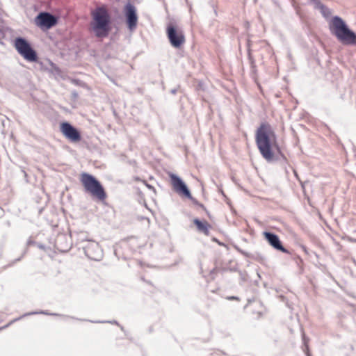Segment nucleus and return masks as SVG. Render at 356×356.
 I'll return each instance as SVG.
<instances>
[{
	"label": "nucleus",
	"instance_id": "4468645a",
	"mask_svg": "<svg viewBox=\"0 0 356 356\" xmlns=\"http://www.w3.org/2000/svg\"><path fill=\"white\" fill-rule=\"evenodd\" d=\"M311 1H312L315 5L316 6H318V4H320L321 1L319 0H310Z\"/></svg>",
	"mask_w": 356,
	"mask_h": 356
},
{
	"label": "nucleus",
	"instance_id": "0eeeda50",
	"mask_svg": "<svg viewBox=\"0 0 356 356\" xmlns=\"http://www.w3.org/2000/svg\"><path fill=\"white\" fill-rule=\"evenodd\" d=\"M170 183L173 190L179 195H184L188 198L191 197V193L183 181L173 173L169 174Z\"/></svg>",
	"mask_w": 356,
	"mask_h": 356
},
{
	"label": "nucleus",
	"instance_id": "dca6fc26",
	"mask_svg": "<svg viewBox=\"0 0 356 356\" xmlns=\"http://www.w3.org/2000/svg\"><path fill=\"white\" fill-rule=\"evenodd\" d=\"M87 254H88V256H89V257H92V255L89 253L88 250H87Z\"/></svg>",
	"mask_w": 356,
	"mask_h": 356
},
{
	"label": "nucleus",
	"instance_id": "6e6552de",
	"mask_svg": "<svg viewBox=\"0 0 356 356\" xmlns=\"http://www.w3.org/2000/svg\"><path fill=\"white\" fill-rule=\"evenodd\" d=\"M35 24L42 29H50L57 24V19L52 15L44 12L35 18Z\"/></svg>",
	"mask_w": 356,
	"mask_h": 356
},
{
	"label": "nucleus",
	"instance_id": "f8f14e48",
	"mask_svg": "<svg viewBox=\"0 0 356 356\" xmlns=\"http://www.w3.org/2000/svg\"><path fill=\"white\" fill-rule=\"evenodd\" d=\"M193 223L195 225L197 230L202 232L205 235L209 234V229L211 227V225L206 220L201 221L199 219H194Z\"/></svg>",
	"mask_w": 356,
	"mask_h": 356
},
{
	"label": "nucleus",
	"instance_id": "2eb2a0df",
	"mask_svg": "<svg viewBox=\"0 0 356 356\" xmlns=\"http://www.w3.org/2000/svg\"><path fill=\"white\" fill-rule=\"evenodd\" d=\"M228 300H238L236 297L231 296L227 298Z\"/></svg>",
	"mask_w": 356,
	"mask_h": 356
},
{
	"label": "nucleus",
	"instance_id": "9b49d317",
	"mask_svg": "<svg viewBox=\"0 0 356 356\" xmlns=\"http://www.w3.org/2000/svg\"><path fill=\"white\" fill-rule=\"evenodd\" d=\"M264 236L266 240L272 245L275 249L280 250L282 252H288V251L282 246L279 237L273 233L265 232Z\"/></svg>",
	"mask_w": 356,
	"mask_h": 356
},
{
	"label": "nucleus",
	"instance_id": "423d86ee",
	"mask_svg": "<svg viewBox=\"0 0 356 356\" xmlns=\"http://www.w3.org/2000/svg\"><path fill=\"white\" fill-rule=\"evenodd\" d=\"M166 34L171 45L175 48H180L186 42L184 32L172 24L167 26Z\"/></svg>",
	"mask_w": 356,
	"mask_h": 356
},
{
	"label": "nucleus",
	"instance_id": "7ed1b4c3",
	"mask_svg": "<svg viewBox=\"0 0 356 356\" xmlns=\"http://www.w3.org/2000/svg\"><path fill=\"white\" fill-rule=\"evenodd\" d=\"M332 34L344 44L356 45V33L350 30L343 20L339 17H334L330 23Z\"/></svg>",
	"mask_w": 356,
	"mask_h": 356
},
{
	"label": "nucleus",
	"instance_id": "f257e3e1",
	"mask_svg": "<svg viewBox=\"0 0 356 356\" xmlns=\"http://www.w3.org/2000/svg\"><path fill=\"white\" fill-rule=\"evenodd\" d=\"M255 141L261 154L267 161H272L274 159V149L281 153L275 131L267 122L261 123L257 128Z\"/></svg>",
	"mask_w": 356,
	"mask_h": 356
},
{
	"label": "nucleus",
	"instance_id": "20e7f679",
	"mask_svg": "<svg viewBox=\"0 0 356 356\" xmlns=\"http://www.w3.org/2000/svg\"><path fill=\"white\" fill-rule=\"evenodd\" d=\"M85 191L93 197L104 201L106 198V191L101 183L92 175L82 172L79 177Z\"/></svg>",
	"mask_w": 356,
	"mask_h": 356
},
{
	"label": "nucleus",
	"instance_id": "ddd939ff",
	"mask_svg": "<svg viewBox=\"0 0 356 356\" xmlns=\"http://www.w3.org/2000/svg\"><path fill=\"white\" fill-rule=\"evenodd\" d=\"M317 8L320 9L323 15L325 17H328L331 15V12L328 8L325 6L323 5L321 3L316 6Z\"/></svg>",
	"mask_w": 356,
	"mask_h": 356
},
{
	"label": "nucleus",
	"instance_id": "f03ea898",
	"mask_svg": "<svg viewBox=\"0 0 356 356\" xmlns=\"http://www.w3.org/2000/svg\"><path fill=\"white\" fill-rule=\"evenodd\" d=\"M91 29L98 38H104L110 31V15L105 7H98L91 13Z\"/></svg>",
	"mask_w": 356,
	"mask_h": 356
},
{
	"label": "nucleus",
	"instance_id": "39448f33",
	"mask_svg": "<svg viewBox=\"0 0 356 356\" xmlns=\"http://www.w3.org/2000/svg\"><path fill=\"white\" fill-rule=\"evenodd\" d=\"M14 47L17 52L26 60L30 62L37 60L38 56L35 51L25 39L17 38L14 42Z\"/></svg>",
	"mask_w": 356,
	"mask_h": 356
},
{
	"label": "nucleus",
	"instance_id": "9d476101",
	"mask_svg": "<svg viewBox=\"0 0 356 356\" xmlns=\"http://www.w3.org/2000/svg\"><path fill=\"white\" fill-rule=\"evenodd\" d=\"M124 13L129 29L130 30L135 29L138 22V17L135 6L131 3H127L124 7Z\"/></svg>",
	"mask_w": 356,
	"mask_h": 356
},
{
	"label": "nucleus",
	"instance_id": "1a4fd4ad",
	"mask_svg": "<svg viewBox=\"0 0 356 356\" xmlns=\"http://www.w3.org/2000/svg\"><path fill=\"white\" fill-rule=\"evenodd\" d=\"M62 134L70 141L78 143L81 140V137L79 131L72 127L68 122H63L60 126Z\"/></svg>",
	"mask_w": 356,
	"mask_h": 356
}]
</instances>
